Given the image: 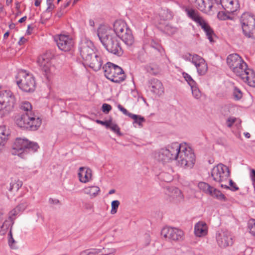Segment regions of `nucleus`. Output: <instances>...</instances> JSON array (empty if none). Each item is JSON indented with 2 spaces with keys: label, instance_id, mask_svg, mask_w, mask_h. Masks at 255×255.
<instances>
[{
  "label": "nucleus",
  "instance_id": "1",
  "mask_svg": "<svg viewBox=\"0 0 255 255\" xmlns=\"http://www.w3.org/2000/svg\"><path fill=\"white\" fill-rule=\"evenodd\" d=\"M97 35L108 52L118 56L123 54V50L120 44L118 37L114 34H111L105 26L101 25L99 27Z\"/></svg>",
  "mask_w": 255,
  "mask_h": 255
},
{
  "label": "nucleus",
  "instance_id": "2",
  "mask_svg": "<svg viewBox=\"0 0 255 255\" xmlns=\"http://www.w3.org/2000/svg\"><path fill=\"white\" fill-rule=\"evenodd\" d=\"M175 160L178 166L184 168H192L195 162V155L192 149L186 143L177 142Z\"/></svg>",
  "mask_w": 255,
  "mask_h": 255
},
{
  "label": "nucleus",
  "instance_id": "3",
  "mask_svg": "<svg viewBox=\"0 0 255 255\" xmlns=\"http://www.w3.org/2000/svg\"><path fill=\"white\" fill-rule=\"evenodd\" d=\"M39 148L36 142H31L26 138H17L12 146L11 153L24 158L29 152H35Z\"/></svg>",
  "mask_w": 255,
  "mask_h": 255
},
{
  "label": "nucleus",
  "instance_id": "4",
  "mask_svg": "<svg viewBox=\"0 0 255 255\" xmlns=\"http://www.w3.org/2000/svg\"><path fill=\"white\" fill-rule=\"evenodd\" d=\"M177 146V142H175L160 149L154 152V158L162 164H166L175 160Z\"/></svg>",
  "mask_w": 255,
  "mask_h": 255
},
{
  "label": "nucleus",
  "instance_id": "5",
  "mask_svg": "<svg viewBox=\"0 0 255 255\" xmlns=\"http://www.w3.org/2000/svg\"><path fill=\"white\" fill-rule=\"evenodd\" d=\"M15 123L21 128L34 131L40 127L41 120L34 113L22 114L16 117Z\"/></svg>",
  "mask_w": 255,
  "mask_h": 255
},
{
  "label": "nucleus",
  "instance_id": "6",
  "mask_svg": "<svg viewBox=\"0 0 255 255\" xmlns=\"http://www.w3.org/2000/svg\"><path fill=\"white\" fill-rule=\"evenodd\" d=\"M113 26L115 35L121 38L127 46H130L133 44L134 40L131 30L128 27L125 21L116 20Z\"/></svg>",
  "mask_w": 255,
  "mask_h": 255
},
{
  "label": "nucleus",
  "instance_id": "7",
  "mask_svg": "<svg viewBox=\"0 0 255 255\" xmlns=\"http://www.w3.org/2000/svg\"><path fill=\"white\" fill-rule=\"evenodd\" d=\"M16 83L20 89L26 92H32L35 89V82L33 75L25 70H20L16 76Z\"/></svg>",
  "mask_w": 255,
  "mask_h": 255
},
{
  "label": "nucleus",
  "instance_id": "8",
  "mask_svg": "<svg viewBox=\"0 0 255 255\" xmlns=\"http://www.w3.org/2000/svg\"><path fill=\"white\" fill-rule=\"evenodd\" d=\"M106 78L115 83H121L125 80L126 75L123 70L119 66L111 62L103 67Z\"/></svg>",
  "mask_w": 255,
  "mask_h": 255
},
{
  "label": "nucleus",
  "instance_id": "9",
  "mask_svg": "<svg viewBox=\"0 0 255 255\" xmlns=\"http://www.w3.org/2000/svg\"><path fill=\"white\" fill-rule=\"evenodd\" d=\"M15 102L14 95L9 90L0 91V115H7L13 108Z\"/></svg>",
  "mask_w": 255,
  "mask_h": 255
},
{
  "label": "nucleus",
  "instance_id": "10",
  "mask_svg": "<svg viewBox=\"0 0 255 255\" xmlns=\"http://www.w3.org/2000/svg\"><path fill=\"white\" fill-rule=\"evenodd\" d=\"M244 34L248 38H255V15L244 13L240 18Z\"/></svg>",
  "mask_w": 255,
  "mask_h": 255
},
{
  "label": "nucleus",
  "instance_id": "11",
  "mask_svg": "<svg viewBox=\"0 0 255 255\" xmlns=\"http://www.w3.org/2000/svg\"><path fill=\"white\" fill-rule=\"evenodd\" d=\"M185 11L189 17L198 24L205 31L207 38L210 42H213V35L214 31L208 23L201 17L197 11L193 9H186Z\"/></svg>",
  "mask_w": 255,
  "mask_h": 255
},
{
  "label": "nucleus",
  "instance_id": "12",
  "mask_svg": "<svg viewBox=\"0 0 255 255\" xmlns=\"http://www.w3.org/2000/svg\"><path fill=\"white\" fill-rule=\"evenodd\" d=\"M227 63L231 70L238 76L248 67L246 63L238 54L229 55L227 58Z\"/></svg>",
  "mask_w": 255,
  "mask_h": 255
},
{
  "label": "nucleus",
  "instance_id": "13",
  "mask_svg": "<svg viewBox=\"0 0 255 255\" xmlns=\"http://www.w3.org/2000/svg\"><path fill=\"white\" fill-rule=\"evenodd\" d=\"M211 175L215 181L221 183L228 179L230 172L227 166L220 163L213 168Z\"/></svg>",
  "mask_w": 255,
  "mask_h": 255
},
{
  "label": "nucleus",
  "instance_id": "14",
  "mask_svg": "<svg viewBox=\"0 0 255 255\" xmlns=\"http://www.w3.org/2000/svg\"><path fill=\"white\" fill-rule=\"evenodd\" d=\"M186 60L191 62L196 67L198 73L200 75H205L208 70L207 64L201 56L194 54H187L183 56Z\"/></svg>",
  "mask_w": 255,
  "mask_h": 255
},
{
  "label": "nucleus",
  "instance_id": "15",
  "mask_svg": "<svg viewBox=\"0 0 255 255\" xmlns=\"http://www.w3.org/2000/svg\"><path fill=\"white\" fill-rule=\"evenodd\" d=\"M79 50L80 55L84 61L96 53L95 48L92 42L86 39H83L80 42Z\"/></svg>",
  "mask_w": 255,
  "mask_h": 255
},
{
  "label": "nucleus",
  "instance_id": "16",
  "mask_svg": "<svg viewBox=\"0 0 255 255\" xmlns=\"http://www.w3.org/2000/svg\"><path fill=\"white\" fill-rule=\"evenodd\" d=\"M59 49L63 51H70L74 46L73 39L68 35L59 34L54 37Z\"/></svg>",
  "mask_w": 255,
  "mask_h": 255
},
{
  "label": "nucleus",
  "instance_id": "17",
  "mask_svg": "<svg viewBox=\"0 0 255 255\" xmlns=\"http://www.w3.org/2000/svg\"><path fill=\"white\" fill-rule=\"evenodd\" d=\"M216 240L221 248H226L233 244L230 233L226 229H219L216 233Z\"/></svg>",
  "mask_w": 255,
  "mask_h": 255
},
{
  "label": "nucleus",
  "instance_id": "18",
  "mask_svg": "<svg viewBox=\"0 0 255 255\" xmlns=\"http://www.w3.org/2000/svg\"><path fill=\"white\" fill-rule=\"evenodd\" d=\"M52 55L49 53H46L40 56L38 59V63L44 74L48 78L51 74Z\"/></svg>",
  "mask_w": 255,
  "mask_h": 255
},
{
  "label": "nucleus",
  "instance_id": "19",
  "mask_svg": "<svg viewBox=\"0 0 255 255\" xmlns=\"http://www.w3.org/2000/svg\"><path fill=\"white\" fill-rule=\"evenodd\" d=\"M161 234L166 238L178 240L182 237L183 232L177 228L166 226L162 229Z\"/></svg>",
  "mask_w": 255,
  "mask_h": 255
},
{
  "label": "nucleus",
  "instance_id": "20",
  "mask_svg": "<svg viewBox=\"0 0 255 255\" xmlns=\"http://www.w3.org/2000/svg\"><path fill=\"white\" fill-rule=\"evenodd\" d=\"M84 62L89 67L96 71L99 70L103 65L102 57L97 53H95Z\"/></svg>",
  "mask_w": 255,
  "mask_h": 255
},
{
  "label": "nucleus",
  "instance_id": "21",
  "mask_svg": "<svg viewBox=\"0 0 255 255\" xmlns=\"http://www.w3.org/2000/svg\"><path fill=\"white\" fill-rule=\"evenodd\" d=\"M239 77L250 86L255 87V72L252 69L247 67Z\"/></svg>",
  "mask_w": 255,
  "mask_h": 255
},
{
  "label": "nucleus",
  "instance_id": "22",
  "mask_svg": "<svg viewBox=\"0 0 255 255\" xmlns=\"http://www.w3.org/2000/svg\"><path fill=\"white\" fill-rule=\"evenodd\" d=\"M222 7L228 12L233 13L240 7L238 0H220Z\"/></svg>",
  "mask_w": 255,
  "mask_h": 255
},
{
  "label": "nucleus",
  "instance_id": "23",
  "mask_svg": "<svg viewBox=\"0 0 255 255\" xmlns=\"http://www.w3.org/2000/svg\"><path fill=\"white\" fill-rule=\"evenodd\" d=\"M195 3L199 10L206 13L211 10L213 4V0H196Z\"/></svg>",
  "mask_w": 255,
  "mask_h": 255
},
{
  "label": "nucleus",
  "instance_id": "24",
  "mask_svg": "<svg viewBox=\"0 0 255 255\" xmlns=\"http://www.w3.org/2000/svg\"><path fill=\"white\" fill-rule=\"evenodd\" d=\"M150 86L151 91L154 94L160 96L164 93V87L162 83L157 79H153L150 80Z\"/></svg>",
  "mask_w": 255,
  "mask_h": 255
},
{
  "label": "nucleus",
  "instance_id": "25",
  "mask_svg": "<svg viewBox=\"0 0 255 255\" xmlns=\"http://www.w3.org/2000/svg\"><path fill=\"white\" fill-rule=\"evenodd\" d=\"M78 177L80 182L86 183L92 178V171L87 167H80L79 169Z\"/></svg>",
  "mask_w": 255,
  "mask_h": 255
},
{
  "label": "nucleus",
  "instance_id": "26",
  "mask_svg": "<svg viewBox=\"0 0 255 255\" xmlns=\"http://www.w3.org/2000/svg\"><path fill=\"white\" fill-rule=\"evenodd\" d=\"M169 196L173 202L180 203L184 200V195L181 191L177 188L172 187L169 190Z\"/></svg>",
  "mask_w": 255,
  "mask_h": 255
},
{
  "label": "nucleus",
  "instance_id": "27",
  "mask_svg": "<svg viewBox=\"0 0 255 255\" xmlns=\"http://www.w3.org/2000/svg\"><path fill=\"white\" fill-rule=\"evenodd\" d=\"M10 131L5 126H0V147L2 148L7 142Z\"/></svg>",
  "mask_w": 255,
  "mask_h": 255
},
{
  "label": "nucleus",
  "instance_id": "28",
  "mask_svg": "<svg viewBox=\"0 0 255 255\" xmlns=\"http://www.w3.org/2000/svg\"><path fill=\"white\" fill-rule=\"evenodd\" d=\"M27 207V204L26 203H22L19 204L18 206L16 207L15 209L12 210L9 213V222H12L13 223L14 220L16 218V215H17L20 212L24 211Z\"/></svg>",
  "mask_w": 255,
  "mask_h": 255
},
{
  "label": "nucleus",
  "instance_id": "29",
  "mask_svg": "<svg viewBox=\"0 0 255 255\" xmlns=\"http://www.w3.org/2000/svg\"><path fill=\"white\" fill-rule=\"evenodd\" d=\"M208 233L207 224H195L194 234L196 236L202 237L206 236Z\"/></svg>",
  "mask_w": 255,
  "mask_h": 255
},
{
  "label": "nucleus",
  "instance_id": "30",
  "mask_svg": "<svg viewBox=\"0 0 255 255\" xmlns=\"http://www.w3.org/2000/svg\"><path fill=\"white\" fill-rule=\"evenodd\" d=\"M82 191L84 194L89 195L91 198H94L98 195L100 189L97 186H92L85 187Z\"/></svg>",
  "mask_w": 255,
  "mask_h": 255
},
{
  "label": "nucleus",
  "instance_id": "31",
  "mask_svg": "<svg viewBox=\"0 0 255 255\" xmlns=\"http://www.w3.org/2000/svg\"><path fill=\"white\" fill-rule=\"evenodd\" d=\"M209 195L219 200L223 201L227 200L226 196L220 191L213 187L211 190V193L209 194Z\"/></svg>",
  "mask_w": 255,
  "mask_h": 255
},
{
  "label": "nucleus",
  "instance_id": "32",
  "mask_svg": "<svg viewBox=\"0 0 255 255\" xmlns=\"http://www.w3.org/2000/svg\"><path fill=\"white\" fill-rule=\"evenodd\" d=\"M97 255H113L116 250L114 248H103L102 249H95Z\"/></svg>",
  "mask_w": 255,
  "mask_h": 255
},
{
  "label": "nucleus",
  "instance_id": "33",
  "mask_svg": "<svg viewBox=\"0 0 255 255\" xmlns=\"http://www.w3.org/2000/svg\"><path fill=\"white\" fill-rule=\"evenodd\" d=\"M198 187L200 190L204 192L205 194L209 195V194L211 193V190L213 186H211L206 182H200L198 184Z\"/></svg>",
  "mask_w": 255,
  "mask_h": 255
},
{
  "label": "nucleus",
  "instance_id": "34",
  "mask_svg": "<svg viewBox=\"0 0 255 255\" xmlns=\"http://www.w3.org/2000/svg\"><path fill=\"white\" fill-rule=\"evenodd\" d=\"M19 108L21 110L26 112L25 114H31V113H33L32 111V106L29 102H22L21 103Z\"/></svg>",
  "mask_w": 255,
  "mask_h": 255
},
{
  "label": "nucleus",
  "instance_id": "35",
  "mask_svg": "<svg viewBox=\"0 0 255 255\" xmlns=\"http://www.w3.org/2000/svg\"><path fill=\"white\" fill-rule=\"evenodd\" d=\"M233 95L235 100H240L243 97V93L239 88L234 86L233 90Z\"/></svg>",
  "mask_w": 255,
  "mask_h": 255
},
{
  "label": "nucleus",
  "instance_id": "36",
  "mask_svg": "<svg viewBox=\"0 0 255 255\" xmlns=\"http://www.w3.org/2000/svg\"><path fill=\"white\" fill-rule=\"evenodd\" d=\"M193 97L196 99H199L201 97V93L197 87V84L191 87Z\"/></svg>",
  "mask_w": 255,
  "mask_h": 255
},
{
  "label": "nucleus",
  "instance_id": "37",
  "mask_svg": "<svg viewBox=\"0 0 255 255\" xmlns=\"http://www.w3.org/2000/svg\"><path fill=\"white\" fill-rule=\"evenodd\" d=\"M230 185L231 187L230 188L228 186L224 185L223 184H221V187L222 188H224L226 189H230L232 191H236L239 190L238 187L237 186L236 184L231 179L230 180Z\"/></svg>",
  "mask_w": 255,
  "mask_h": 255
},
{
  "label": "nucleus",
  "instance_id": "38",
  "mask_svg": "<svg viewBox=\"0 0 255 255\" xmlns=\"http://www.w3.org/2000/svg\"><path fill=\"white\" fill-rule=\"evenodd\" d=\"M182 75L184 79H185V80L188 82V84L190 85V87L197 84L196 82L192 79L191 76L188 73L183 72Z\"/></svg>",
  "mask_w": 255,
  "mask_h": 255
},
{
  "label": "nucleus",
  "instance_id": "39",
  "mask_svg": "<svg viewBox=\"0 0 255 255\" xmlns=\"http://www.w3.org/2000/svg\"><path fill=\"white\" fill-rule=\"evenodd\" d=\"M135 117H133L132 116L130 117V118L134 120L133 123L138 124L139 126H142V123L145 121V119L139 115H134Z\"/></svg>",
  "mask_w": 255,
  "mask_h": 255
},
{
  "label": "nucleus",
  "instance_id": "40",
  "mask_svg": "<svg viewBox=\"0 0 255 255\" xmlns=\"http://www.w3.org/2000/svg\"><path fill=\"white\" fill-rule=\"evenodd\" d=\"M110 128L113 132L117 133L119 135H122V133L120 131V128L119 126L111 121L110 126H109V128Z\"/></svg>",
  "mask_w": 255,
  "mask_h": 255
},
{
  "label": "nucleus",
  "instance_id": "41",
  "mask_svg": "<svg viewBox=\"0 0 255 255\" xmlns=\"http://www.w3.org/2000/svg\"><path fill=\"white\" fill-rule=\"evenodd\" d=\"M22 183L20 181H17L16 182H13L10 184L9 188L10 191H18V189L21 187Z\"/></svg>",
  "mask_w": 255,
  "mask_h": 255
},
{
  "label": "nucleus",
  "instance_id": "42",
  "mask_svg": "<svg viewBox=\"0 0 255 255\" xmlns=\"http://www.w3.org/2000/svg\"><path fill=\"white\" fill-rule=\"evenodd\" d=\"M120 202L118 200H114L112 202V209L111 213L112 214H115L117 212V209L120 205Z\"/></svg>",
  "mask_w": 255,
  "mask_h": 255
},
{
  "label": "nucleus",
  "instance_id": "43",
  "mask_svg": "<svg viewBox=\"0 0 255 255\" xmlns=\"http://www.w3.org/2000/svg\"><path fill=\"white\" fill-rule=\"evenodd\" d=\"M15 240L12 237L11 230H10L8 234V244L11 249H14V244Z\"/></svg>",
  "mask_w": 255,
  "mask_h": 255
},
{
  "label": "nucleus",
  "instance_id": "44",
  "mask_svg": "<svg viewBox=\"0 0 255 255\" xmlns=\"http://www.w3.org/2000/svg\"><path fill=\"white\" fill-rule=\"evenodd\" d=\"M118 108L124 115L129 117L130 118L131 116H132L133 117H135V116H134V114L130 113L128 112L127 109H126L125 108H124L122 105L120 104L118 105Z\"/></svg>",
  "mask_w": 255,
  "mask_h": 255
},
{
  "label": "nucleus",
  "instance_id": "45",
  "mask_svg": "<svg viewBox=\"0 0 255 255\" xmlns=\"http://www.w3.org/2000/svg\"><path fill=\"white\" fill-rule=\"evenodd\" d=\"M165 30L169 34H173L177 32V28L176 27H172L169 25H167L165 26Z\"/></svg>",
  "mask_w": 255,
  "mask_h": 255
},
{
  "label": "nucleus",
  "instance_id": "46",
  "mask_svg": "<svg viewBox=\"0 0 255 255\" xmlns=\"http://www.w3.org/2000/svg\"><path fill=\"white\" fill-rule=\"evenodd\" d=\"M95 249H92L89 251H84L81 252L79 255H97Z\"/></svg>",
  "mask_w": 255,
  "mask_h": 255
},
{
  "label": "nucleus",
  "instance_id": "47",
  "mask_svg": "<svg viewBox=\"0 0 255 255\" xmlns=\"http://www.w3.org/2000/svg\"><path fill=\"white\" fill-rule=\"evenodd\" d=\"M112 109L111 105L108 104H104L102 106V111L105 113H108Z\"/></svg>",
  "mask_w": 255,
  "mask_h": 255
},
{
  "label": "nucleus",
  "instance_id": "48",
  "mask_svg": "<svg viewBox=\"0 0 255 255\" xmlns=\"http://www.w3.org/2000/svg\"><path fill=\"white\" fill-rule=\"evenodd\" d=\"M154 45L152 44L151 46L155 50L158 51L159 53H162L163 51L162 47L159 44L154 43Z\"/></svg>",
  "mask_w": 255,
  "mask_h": 255
},
{
  "label": "nucleus",
  "instance_id": "49",
  "mask_svg": "<svg viewBox=\"0 0 255 255\" xmlns=\"http://www.w3.org/2000/svg\"><path fill=\"white\" fill-rule=\"evenodd\" d=\"M111 121H100V120H97L96 121V122L98 123V124H101L103 126H105L106 127V128H109V126H110V122H111Z\"/></svg>",
  "mask_w": 255,
  "mask_h": 255
},
{
  "label": "nucleus",
  "instance_id": "50",
  "mask_svg": "<svg viewBox=\"0 0 255 255\" xmlns=\"http://www.w3.org/2000/svg\"><path fill=\"white\" fill-rule=\"evenodd\" d=\"M217 17L222 20H226L227 18V16L223 12H219L218 13Z\"/></svg>",
  "mask_w": 255,
  "mask_h": 255
},
{
  "label": "nucleus",
  "instance_id": "51",
  "mask_svg": "<svg viewBox=\"0 0 255 255\" xmlns=\"http://www.w3.org/2000/svg\"><path fill=\"white\" fill-rule=\"evenodd\" d=\"M235 121H236L235 118H228V119L227 121V126L228 127H231L232 126L233 124L235 122Z\"/></svg>",
  "mask_w": 255,
  "mask_h": 255
},
{
  "label": "nucleus",
  "instance_id": "52",
  "mask_svg": "<svg viewBox=\"0 0 255 255\" xmlns=\"http://www.w3.org/2000/svg\"><path fill=\"white\" fill-rule=\"evenodd\" d=\"M47 4L48 5L46 9L47 11L50 12L55 8V6L53 3H47Z\"/></svg>",
  "mask_w": 255,
  "mask_h": 255
},
{
  "label": "nucleus",
  "instance_id": "53",
  "mask_svg": "<svg viewBox=\"0 0 255 255\" xmlns=\"http://www.w3.org/2000/svg\"><path fill=\"white\" fill-rule=\"evenodd\" d=\"M49 202L51 204H58L59 203V200L57 199H53V198H50L49 199Z\"/></svg>",
  "mask_w": 255,
  "mask_h": 255
},
{
  "label": "nucleus",
  "instance_id": "54",
  "mask_svg": "<svg viewBox=\"0 0 255 255\" xmlns=\"http://www.w3.org/2000/svg\"><path fill=\"white\" fill-rule=\"evenodd\" d=\"M251 172H252V173H251V176L252 179L254 182H255V170L252 169Z\"/></svg>",
  "mask_w": 255,
  "mask_h": 255
},
{
  "label": "nucleus",
  "instance_id": "55",
  "mask_svg": "<svg viewBox=\"0 0 255 255\" xmlns=\"http://www.w3.org/2000/svg\"><path fill=\"white\" fill-rule=\"evenodd\" d=\"M26 41V39L24 38L23 37H21L20 40H19L18 41V43L19 45H22L23 44V43H24Z\"/></svg>",
  "mask_w": 255,
  "mask_h": 255
},
{
  "label": "nucleus",
  "instance_id": "56",
  "mask_svg": "<svg viewBox=\"0 0 255 255\" xmlns=\"http://www.w3.org/2000/svg\"><path fill=\"white\" fill-rule=\"evenodd\" d=\"M32 30V27L30 25H28V26H27V31H26V33L28 34H30L31 33V30Z\"/></svg>",
  "mask_w": 255,
  "mask_h": 255
},
{
  "label": "nucleus",
  "instance_id": "57",
  "mask_svg": "<svg viewBox=\"0 0 255 255\" xmlns=\"http://www.w3.org/2000/svg\"><path fill=\"white\" fill-rule=\"evenodd\" d=\"M93 206L91 204L88 203L85 205V208H86L87 209L91 210Z\"/></svg>",
  "mask_w": 255,
  "mask_h": 255
},
{
  "label": "nucleus",
  "instance_id": "58",
  "mask_svg": "<svg viewBox=\"0 0 255 255\" xmlns=\"http://www.w3.org/2000/svg\"><path fill=\"white\" fill-rule=\"evenodd\" d=\"M40 3H41V0H35V2H34V5L36 6H38L40 5Z\"/></svg>",
  "mask_w": 255,
  "mask_h": 255
},
{
  "label": "nucleus",
  "instance_id": "59",
  "mask_svg": "<svg viewBox=\"0 0 255 255\" xmlns=\"http://www.w3.org/2000/svg\"><path fill=\"white\" fill-rule=\"evenodd\" d=\"M26 18H27V17L26 16H24L22 17V18H21L18 20V22H20V23H22V22H24V21H25Z\"/></svg>",
  "mask_w": 255,
  "mask_h": 255
},
{
  "label": "nucleus",
  "instance_id": "60",
  "mask_svg": "<svg viewBox=\"0 0 255 255\" xmlns=\"http://www.w3.org/2000/svg\"><path fill=\"white\" fill-rule=\"evenodd\" d=\"M244 135L245 136L247 137V138H250V136H251V135H250V133H249V132H245L244 133Z\"/></svg>",
  "mask_w": 255,
  "mask_h": 255
},
{
  "label": "nucleus",
  "instance_id": "61",
  "mask_svg": "<svg viewBox=\"0 0 255 255\" xmlns=\"http://www.w3.org/2000/svg\"><path fill=\"white\" fill-rule=\"evenodd\" d=\"M71 3V0L68 1L65 4H64V7H66L68 6Z\"/></svg>",
  "mask_w": 255,
  "mask_h": 255
},
{
  "label": "nucleus",
  "instance_id": "62",
  "mask_svg": "<svg viewBox=\"0 0 255 255\" xmlns=\"http://www.w3.org/2000/svg\"><path fill=\"white\" fill-rule=\"evenodd\" d=\"M9 34V32H8V31H7V32H5V33L4 34V35H3V38H7V37L8 36Z\"/></svg>",
  "mask_w": 255,
  "mask_h": 255
},
{
  "label": "nucleus",
  "instance_id": "63",
  "mask_svg": "<svg viewBox=\"0 0 255 255\" xmlns=\"http://www.w3.org/2000/svg\"><path fill=\"white\" fill-rule=\"evenodd\" d=\"M116 192L115 190V189H111V190H110L109 192V194H113L114 193H115Z\"/></svg>",
  "mask_w": 255,
  "mask_h": 255
},
{
  "label": "nucleus",
  "instance_id": "64",
  "mask_svg": "<svg viewBox=\"0 0 255 255\" xmlns=\"http://www.w3.org/2000/svg\"><path fill=\"white\" fill-rule=\"evenodd\" d=\"M90 24L91 26H94V22L93 20H90Z\"/></svg>",
  "mask_w": 255,
  "mask_h": 255
}]
</instances>
